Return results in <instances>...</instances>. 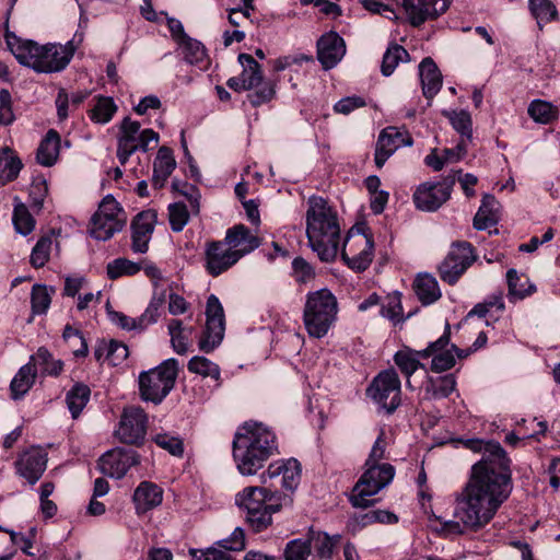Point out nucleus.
<instances>
[{"label":"nucleus","mask_w":560,"mask_h":560,"mask_svg":"<svg viewBox=\"0 0 560 560\" xmlns=\"http://www.w3.org/2000/svg\"><path fill=\"white\" fill-rule=\"evenodd\" d=\"M464 445L482 456L471 466L469 480L456 499L455 520L443 524V530L448 535L476 533L483 528L513 490L511 459L499 442L468 439Z\"/></svg>","instance_id":"1"},{"label":"nucleus","mask_w":560,"mask_h":560,"mask_svg":"<svg viewBox=\"0 0 560 560\" xmlns=\"http://www.w3.org/2000/svg\"><path fill=\"white\" fill-rule=\"evenodd\" d=\"M9 49L19 63L39 73L60 72L70 63L78 46L83 40L82 34H74L65 45H38L33 40H23L14 34H7Z\"/></svg>","instance_id":"2"},{"label":"nucleus","mask_w":560,"mask_h":560,"mask_svg":"<svg viewBox=\"0 0 560 560\" xmlns=\"http://www.w3.org/2000/svg\"><path fill=\"white\" fill-rule=\"evenodd\" d=\"M307 203L308 244L322 261H334L338 255L341 238L337 211L322 197L312 196Z\"/></svg>","instance_id":"3"},{"label":"nucleus","mask_w":560,"mask_h":560,"mask_svg":"<svg viewBox=\"0 0 560 560\" xmlns=\"http://www.w3.org/2000/svg\"><path fill=\"white\" fill-rule=\"evenodd\" d=\"M276 454L277 436L262 423L246 422L234 436L233 457L244 476L255 475Z\"/></svg>","instance_id":"4"},{"label":"nucleus","mask_w":560,"mask_h":560,"mask_svg":"<svg viewBox=\"0 0 560 560\" xmlns=\"http://www.w3.org/2000/svg\"><path fill=\"white\" fill-rule=\"evenodd\" d=\"M236 503L246 511L247 523L258 533L271 525L272 513L291 506L293 499L266 487H247L237 494Z\"/></svg>","instance_id":"5"},{"label":"nucleus","mask_w":560,"mask_h":560,"mask_svg":"<svg viewBox=\"0 0 560 560\" xmlns=\"http://www.w3.org/2000/svg\"><path fill=\"white\" fill-rule=\"evenodd\" d=\"M338 302L328 289L308 292L305 296L303 324L310 337L324 338L337 320Z\"/></svg>","instance_id":"6"},{"label":"nucleus","mask_w":560,"mask_h":560,"mask_svg":"<svg viewBox=\"0 0 560 560\" xmlns=\"http://www.w3.org/2000/svg\"><path fill=\"white\" fill-rule=\"evenodd\" d=\"M178 375V361L164 360L159 366L143 371L139 375V393L144 401L161 404L174 388Z\"/></svg>","instance_id":"7"},{"label":"nucleus","mask_w":560,"mask_h":560,"mask_svg":"<svg viewBox=\"0 0 560 560\" xmlns=\"http://www.w3.org/2000/svg\"><path fill=\"white\" fill-rule=\"evenodd\" d=\"M363 474L354 485L350 503L354 508L366 509L374 504L373 495L386 488L394 479L396 469L392 464L363 467Z\"/></svg>","instance_id":"8"},{"label":"nucleus","mask_w":560,"mask_h":560,"mask_svg":"<svg viewBox=\"0 0 560 560\" xmlns=\"http://www.w3.org/2000/svg\"><path fill=\"white\" fill-rule=\"evenodd\" d=\"M368 230L364 225L351 228L341 249L342 260L358 272L368 269L374 257V240Z\"/></svg>","instance_id":"9"},{"label":"nucleus","mask_w":560,"mask_h":560,"mask_svg":"<svg viewBox=\"0 0 560 560\" xmlns=\"http://www.w3.org/2000/svg\"><path fill=\"white\" fill-rule=\"evenodd\" d=\"M127 222V215L112 195L101 201L91 219L90 234L97 241H107L120 232Z\"/></svg>","instance_id":"10"},{"label":"nucleus","mask_w":560,"mask_h":560,"mask_svg":"<svg viewBox=\"0 0 560 560\" xmlns=\"http://www.w3.org/2000/svg\"><path fill=\"white\" fill-rule=\"evenodd\" d=\"M366 394L387 413H393L400 405L401 385L394 369L380 372L366 389Z\"/></svg>","instance_id":"11"},{"label":"nucleus","mask_w":560,"mask_h":560,"mask_svg":"<svg viewBox=\"0 0 560 560\" xmlns=\"http://www.w3.org/2000/svg\"><path fill=\"white\" fill-rule=\"evenodd\" d=\"M455 180V175H448L441 182L420 184L412 195L415 207L425 212L436 211L451 198Z\"/></svg>","instance_id":"12"},{"label":"nucleus","mask_w":560,"mask_h":560,"mask_svg":"<svg viewBox=\"0 0 560 560\" xmlns=\"http://www.w3.org/2000/svg\"><path fill=\"white\" fill-rule=\"evenodd\" d=\"M206 316V328L199 340V349L203 352H211L221 343L225 330L224 311L214 294L207 300Z\"/></svg>","instance_id":"13"},{"label":"nucleus","mask_w":560,"mask_h":560,"mask_svg":"<svg viewBox=\"0 0 560 560\" xmlns=\"http://www.w3.org/2000/svg\"><path fill=\"white\" fill-rule=\"evenodd\" d=\"M474 260V249L468 242L454 243L439 266L441 279L448 284H455Z\"/></svg>","instance_id":"14"},{"label":"nucleus","mask_w":560,"mask_h":560,"mask_svg":"<svg viewBox=\"0 0 560 560\" xmlns=\"http://www.w3.org/2000/svg\"><path fill=\"white\" fill-rule=\"evenodd\" d=\"M401 5L406 20L415 27L435 20L448 9L451 0H396Z\"/></svg>","instance_id":"15"},{"label":"nucleus","mask_w":560,"mask_h":560,"mask_svg":"<svg viewBox=\"0 0 560 560\" xmlns=\"http://www.w3.org/2000/svg\"><path fill=\"white\" fill-rule=\"evenodd\" d=\"M147 423L148 417L141 407L125 408L116 434L126 444H138L145 436Z\"/></svg>","instance_id":"16"},{"label":"nucleus","mask_w":560,"mask_h":560,"mask_svg":"<svg viewBox=\"0 0 560 560\" xmlns=\"http://www.w3.org/2000/svg\"><path fill=\"white\" fill-rule=\"evenodd\" d=\"M222 241H211L205 246V269L208 275L219 277L230 270L240 260Z\"/></svg>","instance_id":"17"},{"label":"nucleus","mask_w":560,"mask_h":560,"mask_svg":"<svg viewBox=\"0 0 560 560\" xmlns=\"http://www.w3.org/2000/svg\"><path fill=\"white\" fill-rule=\"evenodd\" d=\"M412 144V138L406 130L397 127H387L378 136L374 161L378 168L396 152L397 149Z\"/></svg>","instance_id":"18"},{"label":"nucleus","mask_w":560,"mask_h":560,"mask_svg":"<svg viewBox=\"0 0 560 560\" xmlns=\"http://www.w3.org/2000/svg\"><path fill=\"white\" fill-rule=\"evenodd\" d=\"M137 464H139L138 454L124 448L108 451L98 460L101 472L115 479L122 478Z\"/></svg>","instance_id":"19"},{"label":"nucleus","mask_w":560,"mask_h":560,"mask_svg":"<svg viewBox=\"0 0 560 560\" xmlns=\"http://www.w3.org/2000/svg\"><path fill=\"white\" fill-rule=\"evenodd\" d=\"M281 478V487L285 490L293 492L301 480V464L295 458L288 460H278L270 464L266 471L260 475L262 483L267 482V479Z\"/></svg>","instance_id":"20"},{"label":"nucleus","mask_w":560,"mask_h":560,"mask_svg":"<svg viewBox=\"0 0 560 560\" xmlns=\"http://www.w3.org/2000/svg\"><path fill=\"white\" fill-rule=\"evenodd\" d=\"M155 223L156 212L154 210L142 211L135 217L131 222V249L135 253L148 252Z\"/></svg>","instance_id":"21"},{"label":"nucleus","mask_w":560,"mask_h":560,"mask_svg":"<svg viewBox=\"0 0 560 560\" xmlns=\"http://www.w3.org/2000/svg\"><path fill=\"white\" fill-rule=\"evenodd\" d=\"M223 242L233 253L238 255V260L260 246L259 237L254 235L244 224H236L228 229Z\"/></svg>","instance_id":"22"},{"label":"nucleus","mask_w":560,"mask_h":560,"mask_svg":"<svg viewBox=\"0 0 560 560\" xmlns=\"http://www.w3.org/2000/svg\"><path fill=\"white\" fill-rule=\"evenodd\" d=\"M46 465L47 454L38 447L25 451L15 463L18 474L31 485H35L40 479Z\"/></svg>","instance_id":"23"},{"label":"nucleus","mask_w":560,"mask_h":560,"mask_svg":"<svg viewBox=\"0 0 560 560\" xmlns=\"http://www.w3.org/2000/svg\"><path fill=\"white\" fill-rule=\"evenodd\" d=\"M345 54V40L335 32L324 34L317 42V59L324 69L334 68Z\"/></svg>","instance_id":"24"},{"label":"nucleus","mask_w":560,"mask_h":560,"mask_svg":"<svg viewBox=\"0 0 560 560\" xmlns=\"http://www.w3.org/2000/svg\"><path fill=\"white\" fill-rule=\"evenodd\" d=\"M141 139L140 124L126 117L120 125L118 137L117 158L124 165L129 158L139 150Z\"/></svg>","instance_id":"25"},{"label":"nucleus","mask_w":560,"mask_h":560,"mask_svg":"<svg viewBox=\"0 0 560 560\" xmlns=\"http://www.w3.org/2000/svg\"><path fill=\"white\" fill-rule=\"evenodd\" d=\"M132 501L136 513L144 514L162 503L163 490L156 483L141 481L133 492Z\"/></svg>","instance_id":"26"},{"label":"nucleus","mask_w":560,"mask_h":560,"mask_svg":"<svg viewBox=\"0 0 560 560\" xmlns=\"http://www.w3.org/2000/svg\"><path fill=\"white\" fill-rule=\"evenodd\" d=\"M419 75L424 97L432 100L442 86V74L432 58L427 57L420 62Z\"/></svg>","instance_id":"27"},{"label":"nucleus","mask_w":560,"mask_h":560,"mask_svg":"<svg viewBox=\"0 0 560 560\" xmlns=\"http://www.w3.org/2000/svg\"><path fill=\"white\" fill-rule=\"evenodd\" d=\"M499 219V201L492 195H485L475 214L474 228L478 231L487 230L497 225Z\"/></svg>","instance_id":"28"},{"label":"nucleus","mask_w":560,"mask_h":560,"mask_svg":"<svg viewBox=\"0 0 560 560\" xmlns=\"http://www.w3.org/2000/svg\"><path fill=\"white\" fill-rule=\"evenodd\" d=\"M175 167L176 161L173 151L167 147L160 148L153 163V186L162 188Z\"/></svg>","instance_id":"29"},{"label":"nucleus","mask_w":560,"mask_h":560,"mask_svg":"<svg viewBox=\"0 0 560 560\" xmlns=\"http://www.w3.org/2000/svg\"><path fill=\"white\" fill-rule=\"evenodd\" d=\"M37 372L32 363H26L20 368L11 381L10 392L14 400L23 398L35 384Z\"/></svg>","instance_id":"30"},{"label":"nucleus","mask_w":560,"mask_h":560,"mask_svg":"<svg viewBox=\"0 0 560 560\" xmlns=\"http://www.w3.org/2000/svg\"><path fill=\"white\" fill-rule=\"evenodd\" d=\"M413 290L423 305H430L441 298L436 279L429 273H420L413 282Z\"/></svg>","instance_id":"31"},{"label":"nucleus","mask_w":560,"mask_h":560,"mask_svg":"<svg viewBox=\"0 0 560 560\" xmlns=\"http://www.w3.org/2000/svg\"><path fill=\"white\" fill-rule=\"evenodd\" d=\"M23 163L15 151L9 147L0 149V184L13 182L18 178Z\"/></svg>","instance_id":"32"},{"label":"nucleus","mask_w":560,"mask_h":560,"mask_svg":"<svg viewBox=\"0 0 560 560\" xmlns=\"http://www.w3.org/2000/svg\"><path fill=\"white\" fill-rule=\"evenodd\" d=\"M60 137L58 132L50 129L40 141L36 152L37 162L46 167L52 166L59 155Z\"/></svg>","instance_id":"33"},{"label":"nucleus","mask_w":560,"mask_h":560,"mask_svg":"<svg viewBox=\"0 0 560 560\" xmlns=\"http://www.w3.org/2000/svg\"><path fill=\"white\" fill-rule=\"evenodd\" d=\"M28 363H32L35 370L39 368L43 376H58L63 370V362L59 359H55L45 347H39L37 351L30 357Z\"/></svg>","instance_id":"34"},{"label":"nucleus","mask_w":560,"mask_h":560,"mask_svg":"<svg viewBox=\"0 0 560 560\" xmlns=\"http://www.w3.org/2000/svg\"><path fill=\"white\" fill-rule=\"evenodd\" d=\"M167 329L174 351L178 354H185L191 343L194 328L184 326L179 319H171Z\"/></svg>","instance_id":"35"},{"label":"nucleus","mask_w":560,"mask_h":560,"mask_svg":"<svg viewBox=\"0 0 560 560\" xmlns=\"http://www.w3.org/2000/svg\"><path fill=\"white\" fill-rule=\"evenodd\" d=\"M166 301V290L154 291L144 312L138 317V327L140 330H145L149 326L155 324L162 312Z\"/></svg>","instance_id":"36"},{"label":"nucleus","mask_w":560,"mask_h":560,"mask_svg":"<svg viewBox=\"0 0 560 560\" xmlns=\"http://www.w3.org/2000/svg\"><path fill=\"white\" fill-rule=\"evenodd\" d=\"M456 389V378L453 374L429 377L425 385L427 399L448 397Z\"/></svg>","instance_id":"37"},{"label":"nucleus","mask_w":560,"mask_h":560,"mask_svg":"<svg viewBox=\"0 0 560 560\" xmlns=\"http://www.w3.org/2000/svg\"><path fill=\"white\" fill-rule=\"evenodd\" d=\"M527 113L537 124L548 125L559 118V109L550 102L544 100H534L529 103Z\"/></svg>","instance_id":"38"},{"label":"nucleus","mask_w":560,"mask_h":560,"mask_svg":"<svg viewBox=\"0 0 560 560\" xmlns=\"http://www.w3.org/2000/svg\"><path fill=\"white\" fill-rule=\"evenodd\" d=\"M238 61L243 67V71L240 77L247 89L252 90L258 88L262 82L260 65L248 54H241L238 56Z\"/></svg>","instance_id":"39"},{"label":"nucleus","mask_w":560,"mask_h":560,"mask_svg":"<svg viewBox=\"0 0 560 560\" xmlns=\"http://www.w3.org/2000/svg\"><path fill=\"white\" fill-rule=\"evenodd\" d=\"M91 389L83 383H75L66 395L67 406L73 419L78 418L90 400Z\"/></svg>","instance_id":"40"},{"label":"nucleus","mask_w":560,"mask_h":560,"mask_svg":"<svg viewBox=\"0 0 560 560\" xmlns=\"http://www.w3.org/2000/svg\"><path fill=\"white\" fill-rule=\"evenodd\" d=\"M409 61L408 51L399 44H390L383 55L381 72L384 77H389L400 62Z\"/></svg>","instance_id":"41"},{"label":"nucleus","mask_w":560,"mask_h":560,"mask_svg":"<svg viewBox=\"0 0 560 560\" xmlns=\"http://www.w3.org/2000/svg\"><path fill=\"white\" fill-rule=\"evenodd\" d=\"M178 49L184 60L189 65H202L207 61V49L203 44L195 38H187L179 42Z\"/></svg>","instance_id":"42"},{"label":"nucleus","mask_w":560,"mask_h":560,"mask_svg":"<svg viewBox=\"0 0 560 560\" xmlns=\"http://www.w3.org/2000/svg\"><path fill=\"white\" fill-rule=\"evenodd\" d=\"M117 112V106L112 97L98 96L94 106L89 112L90 119L95 124H107Z\"/></svg>","instance_id":"43"},{"label":"nucleus","mask_w":560,"mask_h":560,"mask_svg":"<svg viewBox=\"0 0 560 560\" xmlns=\"http://www.w3.org/2000/svg\"><path fill=\"white\" fill-rule=\"evenodd\" d=\"M14 209L12 221L15 231L24 236L28 235L35 228V220L30 213L27 207L20 201L18 197L14 198Z\"/></svg>","instance_id":"44"},{"label":"nucleus","mask_w":560,"mask_h":560,"mask_svg":"<svg viewBox=\"0 0 560 560\" xmlns=\"http://www.w3.org/2000/svg\"><path fill=\"white\" fill-rule=\"evenodd\" d=\"M54 293V288H49L45 284L33 285L31 292V304L34 315H43L47 313L51 303V295Z\"/></svg>","instance_id":"45"},{"label":"nucleus","mask_w":560,"mask_h":560,"mask_svg":"<svg viewBox=\"0 0 560 560\" xmlns=\"http://www.w3.org/2000/svg\"><path fill=\"white\" fill-rule=\"evenodd\" d=\"M340 535H328L327 533H313L308 541L313 544L317 556L322 559L329 560L332 558L334 549L339 542Z\"/></svg>","instance_id":"46"},{"label":"nucleus","mask_w":560,"mask_h":560,"mask_svg":"<svg viewBox=\"0 0 560 560\" xmlns=\"http://www.w3.org/2000/svg\"><path fill=\"white\" fill-rule=\"evenodd\" d=\"M528 9L539 25L558 18L557 8L550 0H528Z\"/></svg>","instance_id":"47"},{"label":"nucleus","mask_w":560,"mask_h":560,"mask_svg":"<svg viewBox=\"0 0 560 560\" xmlns=\"http://www.w3.org/2000/svg\"><path fill=\"white\" fill-rule=\"evenodd\" d=\"M380 314L389 319L394 325L405 320L401 305V294L395 292L386 298V302L382 304Z\"/></svg>","instance_id":"48"},{"label":"nucleus","mask_w":560,"mask_h":560,"mask_svg":"<svg viewBox=\"0 0 560 560\" xmlns=\"http://www.w3.org/2000/svg\"><path fill=\"white\" fill-rule=\"evenodd\" d=\"M141 270V265L127 258H116L107 264L106 272L109 279L115 280L122 276H133Z\"/></svg>","instance_id":"49"},{"label":"nucleus","mask_w":560,"mask_h":560,"mask_svg":"<svg viewBox=\"0 0 560 560\" xmlns=\"http://www.w3.org/2000/svg\"><path fill=\"white\" fill-rule=\"evenodd\" d=\"M419 358H421V355L418 354V351L400 350L394 355V361L401 373L409 378L418 369L424 368L419 361Z\"/></svg>","instance_id":"50"},{"label":"nucleus","mask_w":560,"mask_h":560,"mask_svg":"<svg viewBox=\"0 0 560 560\" xmlns=\"http://www.w3.org/2000/svg\"><path fill=\"white\" fill-rule=\"evenodd\" d=\"M188 371L199 374L203 377H211L215 381L220 378V368L214 362L200 355L192 357L188 362Z\"/></svg>","instance_id":"51"},{"label":"nucleus","mask_w":560,"mask_h":560,"mask_svg":"<svg viewBox=\"0 0 560 560\" xmlns=\"http://www.w3.org/2000/svg\"><path fill=\"white\" fill-rule=\"evenodd\" d=\"M285 560H312L311 541L292 539L284 548Z\"/></svg>","instance_id":"52"},{"label":"nucleus","mask_w":560,"mask_h":560,"mask_svg":"<svg viewBox=\"0 0 560 560\" xmlns=\"http://www.w3.org/2000/svg\"><path fill=\"white\" fill-rule=\"evenodd\" d=\"M52 240L49 236L40 237L32 249L30 262L34 268H42L49 260Z\"/></svg>","instance_id":"53"},{"label":"nucleus","mask_w":560,"mask_h":560,"mask_svg":"<svg viewBox=\"0 0 560 560\" xmlns=\"http://www.w3.org/2000/svg\"><path fill=\"white\" fill-rule=\"evenodd\" d=\"M168 220L173 232L183 231L189 221L187 206L183 202L171 203L168 206Z\"/></svg>","instance_id":"54"},{"label":"nucleus","mask_w":560,"mask_h":560,"mask_svg":"<svg viewBox=\"0 0 560 560\" xmlns=\"http://www.w3.org/2000/svg\"><path fill=\"white\" fill-rule=\"evenodd\" d=\"M386 447L387 443L385 441V433L383 430H381L378 436L370 450L363 467L385 465L386 463L383 460L386 459Z\"/></svg>","instance_id":"55"},{"label":"nucleus","mask_w":560,"mask_h":560,"mask_svg":"<svg viewBox=\"0 0 560 560\" xmlns=\"http://www.w3.org/2000/svg\"><path fill=\"white\" fill-rule=\"evenodd\" d=\"M453 128L468 140L472 137V122L468 112L459 110L446 114Z\"/></svg>","instance_id":"56"},{"label":"nucleus","mask_w":560,"mask_h":560,"mask_svg":"<svg viewBox=\"0 0 560 560\" xmlns=\"http://www.w3.org/2000/svg\"><path fill=\"white\" fill-rule=\"evenodd\" d=\"M62 338L72 346V341H78L80 347L72 351L75 358H85L89 353V347L85 338L79 329L73 328L70 325H66L62 331Z\"/></svg>","instance_id":"57"},{"label":"nucleus","mask_w":560,"mask_h":560,"mask_svg":"<svg viewBox=\"0 0 560 560\" xmlns=\"http://www.w3.org/2000/svg\"><path fill=\"white\" fill-rule=\"evenodd\" d=\"M48 194V185L44 177H35L30 188V199L34 208L42 209Z\"/></svg>","instance_id":"58"},{"label":"nucleus","mask_w":560,"mask_h":560,"mask_svg":"<svg viewBox=\"0 0 560 560\" xmlns=\"http://www.w3.org/2000/svg\"><path fill=\"white\" fill-rule=\"evenodd\" d=\"M228 550L217 547L206 549H189L192 560H233V557L226 552Z\"/></svg>","instance_id":"59"},{"label":"nucleus","mask_w":560,"mask_h":560,"mask_svg":"<svg viewBox=\"0 0 560 560\" xmlns=\"http://www.w3.org/2000/svg\"><path fill=\"white\" fill-rule=\"evenodd\" d=\"M506 280L509 285V299L511 301L522 300L527 295L525 285L521 282V277L515 269H509L506 272Z\"/></svg>","instance_id":"60"},{"label":"nucleus","mask_w":560,"mask_h":560,"mask_svg":"<svg viewBox=\"0 0 560 560\" xmlns=\"http://www.w3.org/2000/svg\"><path fill=\"white\" fill-rule=\"evenodd\" d=\"M276 94L275 86L266 82L259 85L257 90L247 94V100L254 107H258L265 103L270 102Z\"/></svg>","instance_id":"61"},{"label":"nucleus","mask_w":560,"mask_h":560,"mask_svg":"<svg viewBox=\"0 0 560 560\" xmlns=\"http://www.w3.org/2000/svg\"><path fill=\"white\" fill-rule=\"evenodd\" d=\"M217 545L228 551H242L245 549V534L241 527H236L228 538L217 541Z\"/></svg>","instance_id":"62"},{"label":"nucleus","mask_w":560,"mask_h":560,"mask_svg":"<svg viewBox=\"0 0 560 560\" xmlns=\"http://www.w3.org/2000/svg\"><path fill=\"white\" fill-rule=\"evenodd\" d=\"M293 277L299 283H307L315 277L312 266L302 257H296L292 261Z\"/></svg>","instance_id":"63"},{"label":"nucleus","mask_w":560,"mask_h":560,"mask_svg":"<svg viewBox=\"0 0 560 560\" xmlns=\"http://www.w3.org/2000/svg\"><path fill=\"white\" fill-rule=\"evenodd\" d=\"M455 355L450 348L446 351H440L432 355L431 370L435 373H441L452 369L455 365Z\"/></svg>","instance_id":"64"}]
</instances>
